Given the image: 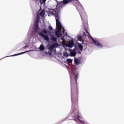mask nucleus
<instances>
[{
	"label": "nucleus",
	"instance_id": "f257e3e1",
	"mask_svg": "<svg viewBox=\"0 0 124 124\" xmlns=\"http://www.w3.org/2000/svg\"><path fill=\"white\" fill-rule=\"evenodd\" d=\"M75 76L74 79H71V94L72 100V105L74 106L75 104H78V94L79 91L78 90V85L77 84V80L78 79V72H74Z\"/></svg>",
	"mask_w": 124,
	"mask_h": 124
},
{
	"label": "nucleus",
	"instance_id": "f03ea898",
	"mask_svg": "<svg viewBox=\"0 0 124 124\" xmlns=\"http://www.w3.org/2000/svg\"><path fill=\"white\" fill-rule=\"evenodd\" d=\"M49 13L55 16L56 21V27H62V23L60 21V16L59 15L60 14V10H50Z\"/></svg>",
	"mask_w": 124,
	"mask_h": 124
},
{
	"label": "nucleus",
	"instance_id": "7ed1b4c3",
	"mask_svg": "<svg viewBox=\"0 0 124 124\" xmlns=\"http://www.w3.org/2000/svg\"><path fill=\"white\" fill-rule=\"evenodd\" d=\"M73 0H63L61 2H58V4L57 5L56 8L55 9H50V10H60V13L61 12V8H62L63 7L64 4H67L73 1Z\"/></svg>",
	"mask_w": 124,
	"mask_h": 124
},
{
	"label": "nucleus",
	"instance_id": "20e7f679",
	"mask_svg": "<svg viewBox=\"0 0 124 124\" xmlns=\"http://www.w3.org/2000/svg\"><path fill=\"white\" fill-rule=\"evenodd\" d=\"M45 34H47V30L46 29L43 30L40 32H39V35L41 36L42 37H43L44 38V40H46V41H47V42H49L50 41V39H49V37H48L47 35H45Z\"/></svg>",
	"mask_w": 124,
	"mask_h": 124
},
{
	"label": "nucleus",
	"instance_id": "39448f33",
	"mask_svg": "<svg viewBox=\"0 0 124 124\" xmlns=\"http://www.w3.org/2000/svg\"><path fill=\"white\" fill-rule=\"evenodd\" d=\"M39 30V19L37 18L36 21L35 22L34 25V32H37Z\"/></svg>",
	"mask_w": 124,
	"mask_h": 124
},
{
	"label": "nucleus",
	"instance_id": "423d86ee",
	"mask_svg": "<svg viewBox=\"0 0 124 124\" xmlns=\"http://www.w3.org/2000/svg\"><path fill=\"white\" fill-rule=\"evenodd\" d=\"M77 10H78L81 16H83V13H85L84 8L81 5H78L77 6Z\"/></svg>",
	"mask_w": 124,
	"mask_h": 124
},
{
	"label": "nucleus",
	"instance_id": "0eeeda50",
	"mask_svg": "<svg viewBox=\"0 0 124 124\" xmlns=\"http://www.w3.org/2000/svg\"><path fill=\"white\" fill-rule=\"evenodd\" d=\"M91 38L93 43L94 44V45H95V46H97L98 47H102V45L100 44L99 41L94 40V39H93V38L92 36H91Z\"/></svg>",
	"mask_w": 124,
	"mask_h": 124
},
{
	"label": "nucleus",
	"instance_id": "6e6552de",
	"mask_svg": "<svg viewBox=\"0 0 124 124\" xmlns=\"http://www.w3.org/2000/svg\"><path fill=\"white\" fill-rule=\"evenodd\" d=\"M49 36L50 39L51 41H53V42H57V41H58V38H57V37H56L55 35L50 34Z\"/></svg>",
	"mask_w": 124,
	"mask_h": 124
},
{
	"label": "nucleus",
	"instance_id": "1a4fd4ad",
	"mask_svg": "<svg viewBox=\"0 0 124 124\" xmlns=\"http://www.w3.org/2000/svg\"><path fill=\"white\" fill-rule=\"evenodd\" d=\"M66 46L69 48H72L74 46V41L73 40H71L66 44Z\"/></svg>",
	"mask_w": 124,
	"mask_h": 124
},
{
	"label": "nucleus",
	"instance_id": "9d476101",
	"mask_svg": "<svg viewBox=\"0 0 124 124\" xmlns=\"http://www.w3.org/2000/svg\"><path fill=\"white\" fill-rule=\"evenodd\" d=\"M59 46V43H54L52 45H50V50H53L54 48H56V47Z\"/></svg>",
	"mask_w": 124,
	"mask_h": 124
},
{
	"label": "nucleus",
	"instance_id": "9b49d317",
	"mask_svg": "<svg viewBox=\"0 0 124 124\" xmlns=\"http://www.w3.org/2000/svg\"><path fill=\"white\" fill-rule=\"evenodd\" d=\"M76 51H72L70 52V55H71V57H75L76 56Z\"/></svg>",
	"mask_w": 124,
	"mask_h": 124
},
{
	"label": "nucleus",
	"instance_id": "f8f14e48",
	"mask_svg": "<svg viewBox=\"0 0 124 124\" xmlns=\"http://www.w3.org/2000/svg\"><path fill=\"white\" fill-rule=\"evenodd\" d=\"M39 49L40 51H44L45 50V47H44L43 45H41L39 47Z\"/></svg>",
	"mask_w": 124,
	"mask_h": 124
},
{
	"label": "nucleus",
	"instance_id": "ddd939ff",
	"mask_svg": "<svg viewBox=\"0 0 124 124\" xmlns=\"http://www.w3.org/2000/svg\"><path fill=\"white\" fill-rule=\"evenodd\" d=\"M56 35H57V36H62V33L60 32L59 31H56L55 32Z\"/></svg>",
	"mask_w": 124,
	"mask_h": 124
},
{
	"label": "nucleus",
	"instance_id": "4468645a",
	"mask_svg": "<svg viewBox=\"0 0 124 124\" xmlns=\"http://www.w3.org/2000/svg\"><path fill=\"white\" fill-rule=\"evenodd\" d=\"M28 52H29V51L21 52V53L12 55V57H14V56H19V55H23V54H25V53H28Z\"/></svg>",
	"mask_w": 124,
	"mask_h": 124
},
{
	"label": "nucleus",
	"instance_id": "2eb2a0df",
	"mask_svg": "<svg viewBox=\"0 0 124 124\" xmlns=\"http://www.w3.org/2000/svg\"><path fill=\"white\" fill-rule=\"evenodd\" d=\"M64 57H66V58H68L70 55H69L67 52H65L63 54Z\"/></svg>",
	"mask_w": 124,
	"mask_h": 124
},
{
	"label": "nucleus",
	"instance_id": "dca6fc26",
	"mask_svg": "<svg viewBox=\"0 0 124 124\" xmlns=\"http://www.w3.org/2000/svg\"><path fill=\"white\" fill-rule=\"evenodd\" d=\"M80 119H81V116L79 115V113H78V120L79 122H81V123H84V122L82 121Z\"/></svg>",
	"mask_w": 124,
	"mask_h": 124
},
{
	"label": "nucleus",
	"instance_id": "f3484780",
	"mask_svg": "<svg viewBox=\"0 0 124 124\" xmlns=\"http://www.w3.org/2000/svg\"><path fill=\"white\" fill-rule=\"evenodd\" d=\"M57 31L61 32L62 31V27H56Z\"/></svg>",
	"mask_w": 124,
	"mask_h": 124
},
{
	"label": "nucleus",
	"instance_id": "a211bd4d",
	"mask_svg": "<svg viewBox=\"0 0 124 124\" xmlns=\"http://www.w3.org/2000/svg\"><path fill=\"white\" fill-rule=\"evenodd\" d=\"M45 14V12H44V11H42L40 12V15L41 16H44Z\"/></svg>",
	"mask_w": 124,
	"mask_h": 124
},
{
	"label": "nucleus",
	"instance_id": "6ab92c4d",
	"mask_svg": "<svg viewBox=\"0 0 124 124\" xmlns=\"http://www.w3.org/2000/svg\"><path fill=\"white\" fill-rule=\"evenodd\" d=\"M67 62L68 63H71V62H72V60H71L70 59H67Z\"/></svg>",
	"mask_w": 124,
	"mask_h": 124
},
{
	"label": "nucleus",
	"instance_id": "aec40b11",
	"mask_svg": "<svg viewBox=\"0 0 124 124\" xmlns=\"http://www.w3.org/2000/svg\"><path fill=\"white\" fill-rule=\"evenodd\" d=\"M78 47L79 48V50H83V46L82 45H79Z\"/></svg>",
	"mask_w": 124,
	"mask_h": 124
},
{
	"label": "nucleus",
	"instance_id": "412c9836",
	"mask_svg": "<svg viewBox=\"0 0 124 124\" xmlns=\"http://www.w3.org/2000/svg\"><path fill=\"white\" fill-rule=\"evenodd\" d=\"M46 47H47L48 50H51V45L48 44V45Z\"/></svg>",
	"mask_w": 124,
	"mask_h": 124
},
{
	"label": "nucleus",
	"instance_id": "4be33fe9",
	"mask_svg": "<svg viewBox=\"0 0 124 124\" xmlns=\"http://www.w3.org/2000/svg\"><path fill=\"white\" fill-rule=\"evenodd\" d=\"M48 30H49V31H53V28L52 27V26H49L48 27Z\"/></svg>",
	"mask_w": 124,
	"mask_h": 124
},
{
	"label": "nucleus",
	"instance_id": "5701e85b",
	"mask_svg": "<svg viewBox=\"0 0 124 124\" xmlns=\"http://www.w3.org/2000/svg\"><path fill=\"white\" fill-rule=\"evenodd\" d=\"M85 31H86V33H87V34H88V35H89L90 37H91V36H91V35L90 34V33H89V31H88V30H85Z\"/></svg>",
	"mask_w": 124,
	"mask_h": 124
},
{
	"label": "nucleus",
	"instance_id": "b1692460",
	"mask_svg": "<svg viewBox=\"0 0 124 124\" xmlns=\"http://www.w3.org/2000/svg\"><path fill=\"white\" fill-rule=\"evenodd\" d=\"M75 63H77V64H78V63H79V62H78V59H75Z\"/></svg>",
	"mask_w": 124,
	"mask_h": 124
},
{
	"label": "nucleus",
	"instance_id": "393cba45",
	"mask_svg": "<svg viewBox=\"0 0 124 124\" xmlns=\"http://www.w3.org/2000/svg\"><path fill=\"white\" fill-rule=\"evenodd\" d=\"M78 39H82V36H81V35H78Z\"/></svg>",
	"mask_w": 124,
	"mask_h": 124
},
{
	"label": "nucleus",
	"instance_id": "a878e982",
	"mask_svg": "<svg viewBox=\"0 0 124 124\" xmlns=\"http://www.w3.org/2000/svg\"><path fill=\"white\" fill-rule=\"evenodd\" d=\"M64 31H65V30H64V29L63 28L62 32H63V33H64Z\"/></svg>",
	"mask_w": 124,
	"mask_h": 124
},
{
	"label": "nucleus",
	"instance_id": "bb28decb",
	"mask_svg": "<svg viewBox=\"0 0 124 124\" xmlns=\"http://www.w3.org/2000/svg\"><path fill=\"white\" fill-rule=\"evenodd\" d=\"M43 2L45 3V2H46V0H43Z\"/></svg>",
	"mask_w": 124,
	"mask_h": 124
},
{
	"label": "nucleus",
	"instance_id": "cd10ccee",
	"mask_svg": "<svg viewBox=\"0 0 124 124\" xmlns=\"http://www.w3.org/2000/svg\"><path fill=\"white\" fill-rule=\"evenodd\" d=\"M83 34H84V35H85V36H86V35H87L86 34V33H85V32L83 33Z\"/></svg>",
	"mask_w": 124,
	"mask_h": 124
}]
</instances>
